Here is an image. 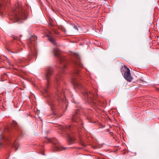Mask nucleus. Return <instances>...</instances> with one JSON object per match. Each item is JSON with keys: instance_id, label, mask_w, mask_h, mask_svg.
Instances as JSON below:
<instances>
[{"instance_id": "nucleus-1", "label": "nucleus", "mask_w": 159, "mask_h": 159, "mask_svg": "<svg viewBox=\"0 0 159 159\" xmlns=\"http://www.w3.org/2000/svg\"><path fill=\"white\" fill-rule=\"evenodd\" d=\"M15 6L17 9L13 11L14 19L17 21L26 19V15L20 4L17 3Z\"/></svg>"}, {"instance_id": "nucleus-2", "label": "nucleus", "mask_w": 159, "mask_h": 159, "mask_svg": "<svg viewBox=\"0 0 159 159\" xmlns=\"http://www.w3.org/2000/svg\"><path fill=\"white\" fill-rule=\"evenodd\" d=\"M53 73V70L51 67H47L45 70V74L44 75L45 78L47 80L48 84L44 89L45 92L48 93V89L49 87V81Z\"/></svg>"}, {"instance_id": "nucleus-3", "label": "nucleus", "mask_w": 159, "mask_h": 159, "mask_svg": "<svg viewBox=\"0 0 159 159\" xmlns=\"http://www.w3.org/2000/svg\"><path fill=\"white\" fill-rule=\"evenodd\" d=\"M46 142V143L51 142L54 144V149L55 151L62 150L66 148L61 146L60 143L58 142L57 140L55 138L52 139H48Z\"/></svg>"}, {"instance_id": "nucleus-4", "label": "nucleus", "mask_w": 159, "mask_h": 159, "mask_svg": "<svg viewBox=\"0 0 159 159\" xmlns=\"http://www.w3.org/2000/svg\"><path fill=\"white\" fill-rule=\"evenodd\" d=\"M94 94L92 91L88 90H86L83 93V96L87 99L88 102H92L93 100V97Z\"/></svg>"}, {"instance_id": "nucleus-5", "label": "nucleus", "mask_w": 159, "mask_h": 159, "mask_svg": "<svg viewBox=\"0 0 159 159\" xmlns=\"http://www.w3.org/2000/svg\"><path fill=\"white\" fill-rule=\"evenodd\" d=\"M124 67L126 70L124 73V77L126 80L130 82L132 80V77L130 74V70L125 65Z\"/></svg>"}, {"instance_id": "nucleus-6", "label": "nucleus", "mask_w": 159, "mask_h": 159, "mask_svg": "<svg viewBox=\"0 0 159 159\" xmlns=\"http://www.w3.org/2000/svg\"><path fill=\"white\" fill-rule=\"evenodd\" d=\"M72 82L73 85L75 87L81 88L83 87L81 83L79 82L78 80L75 79H72Z\"/></svg>"}, {"instance_id": "nucleus-7", "label": "nucleus", "mask_w": 159, "mask_h": 159, "mask_svg": "<svg viewBox=\"0 0 159 159\" xmlns=\"http://www.w3.org/2000/svg\"><path fill=\"white\" fill-rule=\"evenodd\" d=\"M37 39V37L36 36H33L30 39L28 40V44L30 46L31 44H33V42L36 41Z\"/></svg>"}, {"instance_id": "nucleus-8", "label": "nucleus", "mask_w": 159, "mask_h": 159, "mask_svg": "<svg viewBox=\"0 0 159 159\" xmlns=\"http://www.w3.org/2000/svg\"><path fill=\"white\" fill-rule=\"evenodd\" d=\"M53 52L54 54V55L57 57H59L60 59V60L61 62V63H62L63 61V60L60 57V54L58 52V50L57 48H56L53 50Z\"/></svg>"}, {"instance_id": "nucleus-9", "label": "nucleus", "mask_w": 159, "mask_h": 159, "mask_svg": "<svg viewBox=\"0 0 159 159\" xmlns=\"http://www.w3.org/2000/svg\"><path fill=\"white\" fill-rule=\"evenodd\" d=\"M6 0H2L1 3L0 4V13H2L3 10L5 8V2Z\"/></svg>"}, {"instance_id": "nucleus-10", "label": "nucleus", "mask_w": 159, "mask_h": 159, "mask_svg": "<svg viewBox=\"0 0 159 159\" xmlns=\"http://www.w3.org/2000/svg\"><path fill=\"white\" fill-rule=\"evenodd\" d=\"M75 138L73 136H69L68 137V142L70 144H72L75 143Z\"/></svg>"}, {"instance_id": "nucleus-11", "label": "nucleus", "mask_w": 159, "mask_h": 159, "mask_svg": "<svg viewBox=\"0 0 159 159\" xmlns=\"http://www.w3.org/2000/svg\"><path fill=\"white\" fill-rule=\"evenodd\" d=\"M48 103L49 105L50 106L52 110H53L54 107H53V106L54 105V102L50 99L48 101Z\"/></svg>"}, {"instance_id": "nucleus-12", "label": "nucleus", "mask_w": 159, "mask_h": 159, "mask_svg": "<svg viewBox=\"0 0 159 159\" xmlns=\"http://www.w3.org/2000/svg\"><path fill=\"white\" fill-rule=\"evenodd\" d=\"M48 40L52 43L53 44H56V43L55 42V40L54 38L52 37H51L49 36H48Z\"/></svg>"}, {"instance_id": "nucleus-13", "label": "nucleus", "mask_w": 159, "mask_h": 159, "mask_svg": "<svg viewBox=\"0 0 159 159\" xmlns=\"http://www.w3.org/2000/svg\"><path fill=\"white\" fill-rule=\"evenodd\" d=\"M11 125L12 127L15 128L16 129H17L18 126L17 123L15 121H12Z\"/></svg>"}, {"instance_id": "nucleus-14", "label": "nucleus", "mask_w": 159, "mask_h": 159, "mask_svg": "<svg viewBox=\"0 0 159 159\" xmlns=\"http://www.w3.org/2000/svg\"><path fill=\"white\" fill-rule=\"evenodd\" d=\"M72 128V126L71 125H65L62 127L63 129L65 131L66 130H71Z\"/></svg>"}, {"instance_id": "nucleus-15", "label": "nucleus", "mask_w": 159, "mask_h": 159, "mask_svg": "<svg viewBox=\"0 0 159 159\" xmlns=\"http://www.w3.org/2000/svg\"><path fill=\"white\" fill-rule=\"evenodd\" d=\"M77 116L76 114H74L72 116V120L73 121H76L77 119Z\"/></svg>"}, {"instance_id": "nucleus-16", "label": "nucleus", "mask_w": 159, "mask_h": 159, "mask_svg": "<svg viewBox=\"0 0 159 159\" xmlns=\"http://www.w3.org/2000/svg\"><path fill=\"white\" fill-rule=\"evenodd\" d=\"M73 63L74 64V65H75L77 66H80V64L79 62H77L75 61H74L73 62Z\"/></svg>"}, {"instance_id": "nucleus-17", "label": "nucleus", "mask_w": 159, "mask_h": 159, "mask_svg": "<svg viewBox=\"0 0 159 159\" xmlns=\"http://www.w3.org/2000/svg\"><path fill=\"white\" fill-rule=\"evenodd\" d=\"M66 67H67L66 65H65L62 68V70H63V71H64V70H65V69L66 68Z\"/></svg>"}, {"instance_id": "nucleus-18", "label": "nucleus", "mask_w": 159, "mask_h": 159, "mask_svg": "<svg viewBox=\"0 0 159 159\" xmlns=\"http://www.w3.org/2000/svg\"><path fill=\"white\" fill-rule=\"evenodd\" d=\"M60 77V75L57 76L56 77V79L57 81H58L59 80Z\"/></svg>"}, {"instance_id": "nucleus-19", "label": "nucleus", "mask_w": 159, "mask_h": 159, "mask_svg": "<svg viewBox=\"0 0 159 159\" xmlns=\"http://www.w3.org/2000/svg\"><path fill=\"white\" fill-rule=\"evenodd\" d=\"M13 147L15 148V151H16L18 149V148L16 147V145H14Z\"/></svg>"}, {"instance_id": "nucleus-20", "label": "nucleus", "mask_w": 159, "mask_h": 159, "mask_svg": "<svg viewBox=\"0 0 159 159\" xmlns=\"http://www.w3.org/2000/svg\"><path fill=\"white\" fill-rule=\"evenodd\" d=\"M75 73L76 74H79V71L78 70H76L75 71Z\"/></svg>"}, {"instance_id": "nucleus-21", "label": "nucleus", "mask_w": 159, "mask_h": 159, "mask_svg": "<svg viewBox=\"0 0 159 159\" xmlns=\"http://www.w3.org/2000/svg\"><path fill=\"white\" fill-rule=\"evenodd\" d=\"M74 28L75 29V30H78V28L77 26H74Z\"/></svg>"}, {"instance_id": "nucleus-22", "label": "nucleus", "mask_w": 159, "mask_h": 159, "mask_svg": "<svg viewBox=\"0 0 159 159\" xmlns=\"http://www.w3.org/2000/svg\"><path fill=\"white\" fill-rule=\"evenodd\" d=\"M52 114L55 115L56 114L54 112H53Z\"/></svg>"}, {"instance_id": "nucleus-23", "label": "nucleus", "mask_w": 159, "mask_h": 159, "mask_svg": "<svg viewBox=\"0 0 159 159\" xmlns=\"http://www.w3.org/2000/svg\"><path fill=\"white\" fill-rule=\"evenodd\" d=\"M78 112H79V111H77L76 112V114H77L78 113Z\"/></svg>"}, {"instance_id": "nucleus-24", "label": "nucleus", "mask_w": 159, "mask_h": 159, "mask_svg": "<svg viewBox=\"0 0 159 159\" xmlns=\"http://www.w3.org/2000/svg\"><path fill=\"white\" fill-rule=\"evenodd\" d=\"M2 145V143L1 142H0V146L1 145Z\"/></svg>"}, {"instance_id": "nucleus-25", "label": "nucleus", "mask_w": 159, "mask_h": 159, "mask_svg": "<svg viewBox=\"0 0 159 159\" xmlns=\"http://www.w3.org/2000/svg\"><path fill=\"white\" fill-rule=\"evenodd\" d=\"M62 72H64V71H63V70H62Z\"/></svg>"}, {"instance_id": "nucleus-26", "label": "nucleus", "mask_w": 159, "mask_h": 159, "mask_svg": "<svg viewBox=\"0 0 159 159\" xmlns=\"http://www.w3.org/2000/svg\"><path fill=\"white\" fill-rule=\"evenodd\" d=\"M14 39H16V38H14Z\"/></svg>"}]
</instances>
